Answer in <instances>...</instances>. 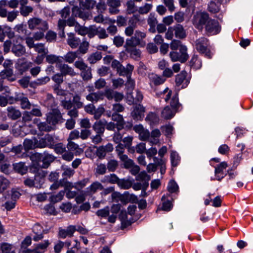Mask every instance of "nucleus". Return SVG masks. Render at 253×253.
Returning <instances> with one entry per match:
<instances>
[{"instance_id":"nucleus-1","label":"nucleus","mask_w":253,"mask_h":253,"mask_svg":"<svg viewBox=\"0 0 253 253\" xmlns=\"http://www.w3.org/2000/svg\"><path fill=\"white\" fill-rule=\"evenodd\" d=\"M195 48L196 50L205 55L208 58L212 57V53L208 48L209 42V40L205 37H201L195 41Z\"/></svg>"},{"instance_id":"nucleus-2","label":"nucleus","mask_w":253,"mask_h":253,"mask_svg":"<svg viewBox=\"0 0 253 253\" xmlns=\"http://www.w3.org/2000/svg\"><path fill=\"white\" fill-rule=\"evenodd\" d=\"M28 27L31 30L35 29L45 31L48 29V24L46 21L37 17L30 18L28 21Z\"/></svg>"},{"instance_id":"nucleus-3","label":"nucleus","mask_w":253,"mask_h":253,"mask_svg":"<svg viewBox=\"0 0 253 253\" xmlns=\"http://www.w3.org/2000/svg\"><path fill=\"white\" fill-rule=\"evenodd\" d=\"M187 50L186 46H181L179 52L176 51L170 52L169 56L172 62L179 61L181 63H184L188 58Z\"/></svg>"},{"instance_id":"nucleus-4","label":"nucleus","mask_w":253,"mask_h":253,"mask_svg":"<svg viewBox=\"0 0 253 253\" xmlns=\"http://www.w3.org/2000/svg\"><path fill=\"white\" fill-rule=\"evenodd\" d=\"M77 23L75 18L73 17L69 18L67 20L64 19H59L57 23V30L58 31V35L60 38H65V34L64 29L66 25L69 27L74 26L75 27Z\"/></svg>"},{"instance_id":"nucleus-5","label":"nucleus","mask_w":253,"mask_h":253,"mask_svg":"<svg viewBox=\"0 0 253 253\" xmlns=\"http://www.w3.org/2000/svg\"><path fill=\"white\" fill-rule=\"evenodd\" d=\"M209 18V14L206 12H200L195 14L193 18V25L198 29L202 30L203 26L206 25Z\"/></svg>"},{"instance_id":"nucleus-6","label":"nucleus","mask_w":253,"mask_h":253,"mask_svg":"<svg viewBox=\"0 0 253 253\" xmlns=\"http://www.w3.org/2000/svg\"><path fill=\"white\" fill-rule=\"evenodd\" d=\"M205 29L208 34L214 35L220 32L221 27L217 21L210 19L206 25Z\"/></svg>"},{"instance_id":"nucleus-7","label":"nucleus","mask_w":253,"mask_h":253,"mask_svg":"<svg viewBox=\"0 0 253 253\" xmlns=\"http://www.w3.org/2000/svg\"><path fill=\"white\" fill-rule=\"evenodd\" d=\"M72 11L73 15L75 17H78L84 21L91 19L92 16L91 12L85 11L82 8H80L77 6H74L72 9Z\"/></svg>"},{"instance_id":"nucleus-8","label":"nucleus","mask_w":253,"mask_h":253,"mask_svg":"<svg viewBox=\"0 0 253 253\" xmlns=\"http://www.w3.org/2000/svg\"><path fill=\"white\" fill-rule=\"evenodd\" d=\"M14 100L20 102L21 108L23 109H30L31 107L32 104L23 93L16 92L14 95ZM32 106H36L34 104H33Z\"/></svg>"},{"instance_id":"nucleus-9","label":"nucleus","mask_w":253,"mask_h":253,"mask_svg":"<svg viewBox=\"0 0 253 253\" xmlns=\"http://www.w3.org/2000/svg\"><path fill=\"white\" fill-rule=\"evenodd\" d=\"M126 147L122 143L118 144L115 147V151L117 155L120 160L123 162H126L127 165H129L132 163V160L129 159L128 156L124 154Z\"/></svg>"},{"instance_id":"nucleus-10","label":"nucleus","mask_w":253,"mask_h":253,"mask_svg":"<svg viewBox=\"0 0 253 253\" xmlns=\"http://www.w3.org/2000/svg\"><path fill=\"white\" fill-rule=\"evenodd\" d=\"M105 96L107 99L111 100L114 99L116 102H119L124 98L123 93L114 90L111 88H108L105 90L103 93V96Z\"/></svg>"},{"instance_id":"nucleus-11","label":"nucleus","mask_w":253,"mask_h":253,"mask_svg":"<svg viewBox=\"0 0 253 253\" xmlns=\"http://www.w3.org/2000/svg\"><path fill=\"white\" fill-rule=\"evenodd\" d=\"M37 157L42 162L43 167L44 168H47L50 164L55 159L53 155L49 154L46 151L43 153L38 154Z\"/></svg>"},{"instance_id":"nucleus-12","label":"nucleus","mask_w":253,"mask_h":253,"mask_svg":"<svg viewBox=\"0 0 253 253\" xmlns=\"http://www.w3.org/2000/svg\"><path fill=\"white\" fill-rule=\"evenodd\" d=\"M43 183V179L39 175H36L34 180L27 178L24 180V184L29 187L40 188Z\"/></svg>"},{"instance_id":"nucleus-13","label":"nucleus","mask_w":253,"mask_h":253,"mask_svg":"<svg viewBox=\"0 0 253 253\" xmlns=\"http://www.w3.org/2000/svg\"><path fill=\"white\" fill-rule=\"evenodd\" d=\"M145 108L141 104L135 106L131 115L134 120H141L144 116Z\"/></svg>"},{"instance_id":"nucleus-14","label":"nucleus","mask_w":253,"mask_h":253,"mask_svg":"<svg viewBox=\"0 0 253 253\" xmlns=\"http://www.w3.org/2000/svg\"><path fill=\"white\" fill-rule=\"evenodd\" d=\"M68 39H67V44L72 48H77L81 43V40L79 38L76 37L73 33L67 34Z\"/></svg>"},{"instance_id":"nucleus-15","label":"nucleus","mask_w":253,"mask_h":253,"mask_svg":"<svg viewBox=\"0 0 253 253\" xmlns=\"http://www.w3.org/2000/svg\"><path fill=\"white\" fill-rule=\"evenodd\" d=\"M103 189V186L98 181L93 182L89 187H87L84 191L85 195H92L97 192L98 190Z\"/></svg>"},{"instance_id":"nucleus-16","label":"nucleus","mask_w":253,"mask_h":253,"mask_svg":"<svg viewBox=\"0 0 253 253\" xmlns=\"http://www.w3.org/2000/svg\"><path fill=\"white\" fill-rule=\"evenodd\" d=\"M106 4L109 6L108 10L111 14H116L119 12L118 7L121 5L120 0H107Z\"/></svg>"},{"instance_id":"nucleus-17","label":"nucleus","mask_w":253,"mask_h":253,"mask_svg":"<svg viewBox=\"0 0 253 253\" xmlns=\"http://www.w3.org/2000/svg\"><path fill=\"white\" fill-rule=\"evenodd\" d=\"M32 65L33 63L31 62L19 60L17 63L16 68L20 74L22 75L31 68Z\"/></svg>"},{"instance_id":"nucleus-18","label":"nucleus","mask_w":253,"mask_h":253,"mask_svg":"<svg viewBox=\"0 0 253 253\" xmlns=\"http://www.w3.org/2000/svg\"><path fill=\"white\" fill-rule=\"evenodd\" d=\"M75 232V228L74 225H70L66 229H60L59 231L58 236L59 238L65 239L67 237H71Z\"/></svg>"},{"instance_id":"nucleus-19","label":"nucleus","mask_w":253,"mask_h":253,"mask_svg":"<svg viewBox=\"0 0 253 253\" xmlns=\"http://www.w3.org/2000/svg\"><path fill=\"white\" fill-rule=\"evenodd\" d=\"M112 121L116 122L117 128L120 131L124 127L125 122L124 118L122 115L118 113H113L112 118Z\"/></svg>"},{"instance_id":"nucleus-20","label":"nucleus","mask_w":253,"mask_h":253,"mask_svg":"<svg viewBox=\"0 0 253 253\" xmlns=\"http://www.w3.org/2000/svg\"><path fill=\"white\" fill-rule=\"evenodd\" d=\"M148 78L150 81L155 85H159L164 84L166 79L163 76H159L154 73H151L148 75Z\"/></svg>"},{"instance_id":"nucleus-21","label":"nucleus","mask_w":253,"mask_h":253,"mask_svg":"<svg viewBox=\"0 0 253 253\" xmlns=\"http://www.w3.org/2000/svg\"><path fill=\"white\" fill-rule=\"evenodd\" d=\"M11 51L13 54L18 57L22 56L26 53L25 47L20 43H14Z\"/></svg>"},{"instance_id":"nucleus-22","label":"nucleus","mask_w":253,"mask_h":253,"mask_svg":"<svg viewBox=\"0 0 253 253\" xmlns=\"http://www.w3.org/2000/svg\"><path fill=\"white\" fill-rule=\"evenodd\" d=\"M7 111L8 117L12 120H17L21 116L20 111L13 106L8 107Z\"/></svg>"},{"instance_id":"nucleus-23","label":"nucleus","mask_w":253,"mask_h":253,"mask_svg":"<svg viewBox=\"0 0 253 253\" xmlns=\"http://www.w3.org/2000/svg\"><path fill=\"white\" fill-rule=\"evenodd\" d=\"M221 4L219 0H211L208 4V10L211 13H217L220 9Z\"/></svg>"},{"instance_id":"nucleus-24","label":"nucleus","mask_w":253,"mask_h":253,"mask_svg":"<svg viewBox=\"0 0 253 253\" xmlns=\"http://www.w3.org/2000/svg\"><path fill=\"white\" fill-rule=\"evenodd\" d=\"M103 119L96 121L92 126V129L96 133L103 134L105 128Z\"/></svg>"},{"instance_id":"nucleus-25","label":"nucleus","mask_w":253,"mask_h":253,"mask_svg":"<svg viewBox=\"0 0 253 253\" xmlns=\"http://www.w3.org/2000/svg\"><path fill=\"white\" fill-rule=\"evenodd\" d=\"M86 99L93 103H96L98 101L103 99V92L98 91L90 93L86 95Z\"/></svg>"},{"instance_id":"nucleus-26","label":"nucleus","mask_w":253,"mask_h":253,"mask_svg":"<svg viewBox=\"0 0 253 253\" xmlns=\"http://www.w3.org/2000/svg\"><path fill=\"white\" fill-rule=\"evenodd\" d=\"M227 167V164L225 162H223L220 163L217 166V167L215 168L214 173L216 180L220 181L222 178H223L224 175H222L220 176L219 175V174H223V170L226 169Z\"/></svg>"},{"instance_id":"nucleus-27","label":"nucleus","mask_w":253,"mask_h":253,"mask_svg":"<svg viewBox=\"0 0 253 253\" xmlns=\"http://www.w3.org/2000/svg\"><path fill=\"white\" fill-rule=\"evenodd\" d=\"M134 66L130 64H127L126 67L122 65L117 73L121 76H127L131 75Z\"/></svg>"},{"instance_id":"nucleus-28","label":"nucleus","mask_w":253,"mask_h":253,"mask_svg":"<svg viewBox=\"0 0 253 253\" xmlns=\"http://www.w3.org/2000/svg\"><path fill=\"white\" fill-rule=\"evenodd\" d=\"M61 117L59 113L50 114L47 116V122L52 126L58 123Z\"/></svg>"},{"instance_id":"nucleus-29","label":"nucleus","mask_w":253,"mask_h":253,"mask_svg":"<svg viewBox=\"0 0 253 253\" xmlns=\"http://www.w3.org/2000/svg\"><path fill=\"white\" fill-rule=\"evenodd\" d=\"M172 27L176 38L179 39H183L186 37V35L185 31L181 25L177 24Z\"/></svg>"},{"instance_id":"nucleus-30","label":"nucleus","mask_w":253,"mask_h":253,"mask_svg":"<svg viewBox=\"0 0 253 253\" xmlns=\"http://www.w3.org/2000/svg\"><path fill=\"white\" fill-rule=\"evenodd\" d=\"M96 4V1L95 0H81L79 5L84 9L90 10L94 8Z\"/></svg>"},{"instance_id":"nucleus-31","label":"nucleus","mask_w":253,"mask_h":253,"mask_svg":"<svg viewBox=\"0 0 253 253\" xmlns=\"http://www.w3.org/2000/svg\"><path fill=\"white\" fill-rule=\"evenodd\" d=\"M60 70L63 76L69 75L71 76H74L76 74L74 69L66 64L61 65L60 66Z\"/></svg>"},{"instance_id":"nucleus-32","label":"nucleus","mask_w":253,"mask_h":253,"mask_svg":"<svg viewBox=\"0 0 253 253\" xmlns=\"http://www.w3.org/2000/svg\"><path fill=\"white\" fill-rule=\"evenodd\" d=\"M175 111L171 109L169 106H167L162 111V117L165 119H171L175 115Z\"/></svg>"},{"instance_id":"nucleus-33","label":"nucleus","mask_w":253,"mask_h":253,"mask_svg":"<svg viewBox=\"0 0 253 253\" xmlns=\"http://www.w3.org/2000/svg\"><path fill=\"white\" fill-rule=\"evenodd\" d=\"M124 167L125 169H130L129 172L130 173L133 175H137L139 171L140 168L138 166L135 164L133 161L132 160V163H130L129 165H127L126 164V162L124 163Z\"/></svg>"},{"instance_id":"nucleus-34","label":"nucleus","mask_w":253,"mask_h":253,"mask_svg":"<svg viewBox=\"0 0 253 253\" xmlns=\"http://www.w3.org/2000/svg\"><path fill=\"white\" fill-rule=\"evenodd\" d=\"M14 169L17 172L24 174L27 171V167L25 166V163L19 162L13 164Z\"/></svg>"},{"instance_id":"nucleus-35","label":"nucleus","mask_w":253,"mask_h":253,"mask_svg":"<svg viewBox=\"0 0 253 253\" xmlns=\"http://www.w3.org/2000/svg\"><path fill=\"white\" fill-rule=\"evenodd\" d=\"M78 52L69 51L64 56L63 59L66 62H68L69 63H72L74 62V61L78 57Z\"/></svg>"},{"instance_id":"nucleus-36","label":"nucleus","mask_w":253,"mask_h":253,"mask_svg":"<svg viewBox=\"0 0 253 253\" xmlns=\"http://www.w3.org/2000/svg\"><path fill=\"white\" fill-rule=\"evenodd\" d=\"M140 43L137 39L135 38L134 36H132L129 39H127L126 40V43L125 44L124 47L125 48H133V47H136V46L139 45Z\"/></svg>"},{"instance_id":"nucleus-37","label":"nucleus","mask_w":253,"mask_h":253,"mask_svg":"<svg viewBox=\"0 0 253 253\" xmlns=\"http://www.w3.org/2000/svg\"><path fill=\"white\" fill-rule=\"evenodd\" d=\"M0 75L1 77L7 78L11 81H14L15 80V78L13 77V72L12 68L4 69L0 72Z\"/></svg>"},{"instance_id":"nucleus-38","label":"nucleus","mask_w":253,"mask_h":253,"mask_svg":"<svg viewBox=\"0 0 253 253\" xmlns=\"http://www.w3.org/2000/svg\"><path fill=\"white\" fill-rule=\"evenodd\" d=\"M102 58V54L99 52H95L89 55L87 61L91 64H94Z\"/></svg>"},{"instance_id":"nucleus-39","label":"nucleus","mask_w":253,"mask_h":253,"mask_svg":"<svg viewBox=\"0 0 253 253\" xmlns=\"http://www.w3.org/2000/svg\"><path fill=\"white\" fill-rule=\"evenodd\" d=\"M145 121L150 125L157 124L159 122L158 116L154 113L150 112L145 118Z\"/></svg>"},{"instance_id":"nucleus-40","label":"nucleus","mask_w":253,"mask_h":253,"mask_svg":"<svg viewBox=\"0 0 253 253\" xmlns=\"http://www.w3.org/2000/svg\"><path fill=\"white\" fill-rule=\"evenodd\" d=\"M120 178L115 174H110L105 176L104 180L102 182H107L111 184H118Z\"/></svg>"},{"instance_id":"nucleus-41","label":"nucleus","mask_w":253,"mask_h":253,"mask_svg":"<svg viewBox=\"0 0 253 253\" xmlns=\"http://www.w3.org/2000/svg\"><path fill=\"white\" fill-rule=\"evenodd\" d=\"M89 45V42H88L84 41L82 42H81L78 46V49L76 51L78 52V54L79 53L84 54L87 53L88 50Z\"/></svg>"},{"instance_id":"nucleus-42","label":"nucleus","mask_w":253,"mask_h":253,"mask_svg":"<svg viewBox=\"0 0 253 253\" xmlns=\"http://www.w3.org/2000/svg\"><path fill=\"white\" fill-rule=\"evenodd\" d=\"M118 185L122 189H128L132 186V182L129 179H120Z\"/></svg>"},{"instance_id":"nucleus-43","label":"nucleus","mask_w":253,"mask_h":253,"mask_svg":"<svg viewBox=\"0 0 253 253\" xmlns=\"http://www.w3.org/2000/svg\"><path fill=\"white\" fill-rule=\"evenodd\" d=\"M190 65L196 69H199L202 67L201 60L199 59L197 55H193L190 61Z\"/></svg>"},{"instance_id":"nucleus-44","label":"nucleus","mask_w":253,"mask_h":253,"mask_svg":"<svg viewBox=\"0 0 253 253\" xmlns=\"http://www.w3.org/2000/svg\"><path fill=\"white\" fill-rule=\"evenodd\" d=\"M72 103L74 107L77 108H82L84 106V103L82 101L81 97L78 94H76L73 96Z\"/></svg>"},{"instance_id":"nucleus-45","label":"nucleus","mask_w":253,"mask_h":253,"mask_svg":"<svg viewBox=\"0 0 253 253\" xmlns=\"http://www.w3.org/2000/svg\"><path fill=\"white\" fill-rule=\"evenodd\" d=\"M170 162L172 167H177L180 162V157L175 151H172L170 154Z\"/></svg>"},{"instance_id":"nucleus-46","label":"nucleus","mask_w":253,"mask_h":253,"mask_svg":"<svg viewBox=\"0 0 253 253\" xmlns=\"http://www.w3.org/2000/svg\"><path fill=\"white\" fill-rule=\"evenodd\" d=\"M34 49L36 52L42 55H46L48 52L47 48L45 47L44 44L42 43H36Z\"/></svg>"},{"instance_id":"nucleus-47","label":"nucleus","mask_w":253,"mask_h":253,"mask_svg":"<svg viewBox=\"0 0 253 253\" xmlns=\"http://www.w3.org/2000/svg\"><path fill=\"white\" fill-rule=\"evenodd\" d=\"M187 74L186 71H182L179 74L176 76L175 81L177 86H180L182 84L183 82L186 80Z\"/></svg>"},{"instance_id":"nucleus-48","label":"nucleus","mask_w":253,"mask_h":253,"mask_svg":"<svg viewBox=\"0 0 253 253\" xmlns=\"http://www.w3.org/2000/svg\"><path fill=\"white\" fill-rule=\"evenodd\" d=\"M45 105L47 107L53 109L56 106L54 101V98L51 94H47L46 99L45 101Z\"/></svg>"},{"instance_id":"nucleus-49","label":"nucleus","mask_w":253,"mask_h":253,"mask_svg":"<svg viewBox=\"0 0 253 253\" xmlns=\"http://www.w3.org/2000/svg\"><path fill=\"white\" fill-rule=\"evenodd\" d=\"M126 51L129 53L130 56L134 59L139 57L141 55L140 50L136 49V47H133V48H126Z\"/></svg>"},{"instance_id":"nucleus-50","label":"nucleus","mask_w":253,"mask_h":253,"mask_svg":"<svg viewBox=\"0 0 253 253\" xmlns=\"http://www.w3.org/2000/svg\"><path fill=\"white\" fill-rule=\"evenodd\" d=\"M81 76L84 81H88L91 79L92 78V74L90 68L87 66L85 70L81 71Z\"/></svg>"},{"instance_id":"nucleus-51","label":"nucleus","mask_w":253,"mask_h":253,"mask_svg":"<svg viewBox=\"0 0 253 253\" xmlns=\"http://www.w3.org/2000/svg\"><path fill=\"white\" fill-rule=\"evenodd\" d=\"M87 27L81 25L79 23H77L75 27V31L79 35L84 36L87 33Z\"/></svg>"},{"instance_id":"nucleus-52","label":"nucleus","mask_w":253,"mask_h":253,"mask_svg":"<svg viewBox=\"0 0 253 253\" xmlns=\"http://www.w3.org/2000/svg\"><path fill=\"white\" fill-rule=\"evenodd\" d=\"M99 27L97 28L95 25H91L87 27V32L88 37L89 38H92L95 36L97 35Z\"/></svg>"},{"instance_id":"nucleus-53","label":"nucleus","mask_w":253,"mask_h":253,"mask_svg":"<svg viewBox=\"0 0 253 253\" xmlns=\"http://www.w3.org/2000/svg\"><path fill=\"white\" fill-rule=\"evenodd\" d=\"M118 162L114 159L108 161L107 167L108 170L111 172L115 171L118 167Z\"/></svg>"},{"instance_id":"nucleus-54","label":"nucleus","mask_w":253,"mask_h":253,"mask_svg":"<svg viewBox=\"0 0 253 253\" xmlns=\"http://www.w3.org/2000/svg\"><path fill=\"white\" fill-rule=\"evenodd\" d=\"M68 143L67 147L70 151H76L77 153H80L81 149L79 148V146L77 144L72 141V140H68Z\"/></svg>"},{"instance_id":"nucleus-55","label":"nucleus","mask_w":253,"mask_h":253,"mask_svg":"<svg viewBox=\"0 0 253 253\" xmlns=\"http://www.w3.org/2000/svg\"><path fill=\"white\" fill-rule=\"evenodd\" d=\"M38 127L40 131H50L53 129V127L48 124L47 121L45 122L39 123Z\"/></svg>"},{"instance_id":"nucleus-56","label":"nucleus","mask_w":253,"mask_h":253,"mask_svg":"<svg viewBox=\"0 0 253 253\" xmlns=\"http://www.w3.org/2000/svg\"><path fill=\"white\" fill-rule=\"evenodd\" d=\"M89 178H84L81 181L75 183L73 185L72 187H74L78 190H80L84 187L86 184L89 182Z\"/></svg>"},{"instance_id":"nucleus-57","label":"nucleus","mask_w":253,"mask_h":253,"mask_svg":"<svg viewBox=\"0 0 253 253\" xmlns=\"http://www.w3.org/2000/svg\"><path fill=\"white\" fill-rule=\"evenodd\" d=\"M46 61L50 64H54L61 62L60 57L55 55L50 54L46 56Z\"/></svg>"},{"instance_id":"nucleus-58","label":"nucleus","mask_w":253,"mask_h":253,"mask_svg":"<svg viewBox=\"0 0 253 253\" xmlns=\"http://www.w3.org/2000/svg\"><path fill=\"white\" fill-rule=\"evenodd\" d=\"M9 181L3 176H0V191L2 192L9 185Z\"/></svg>"},{"instance_id":"nucleus-59","label":"nucleus","mask_w":253,"mask_h":253,"mask_svg":"<svg viewBox=\"0 0 253 253\" xmlns=\"http://www.w3.org/2000/svg\"><path fill=\"white\" fill-rule=\"evenodd\" d=\"M139 21L140 16L137 14L133 15L131 18H130L128 21V25L129 26L135 29Z\"/></svg>"},{"instance_id":"nucleus-60","label":"nucleus","mask_w":253,"mask_h":253,"mask_svg":"<svg viewBox=\"0 0 253 253\" xmlns=\"http://www.w3.org/2000/svg\"><path fill=\"white\" fill-rule=\"evenodd\" d=\"M126 6L127 13L129 14L133 13L137 10L134 2L132 0H128L126 2Z\"/></svg>"},{"instance_id":"nucleus-61","label":"nucleus","mask_w":253,"mask_h":253,"mask_svg":"<svg viewBox=\"0 0 253 253\" xmlns=\"http://www.w3.org/2000/svg\"><path fill=\"white\" fill-rule=\"evenodd\" d=\"M14 30L20 35H26L27 31L26 25L22 23L15 25Z\"/></svg>"},{"instance_id":"nucleus-62","label":"nucleus","mask_w":253,"mask_h":253,"mask_svg":"<svg viewBox=\"0 0 253 253\" xmlns=\"http://www.w3.org/2000/svg\"><path fill=\"white\" fill-rule=\"evenodd\" d=\"M53 149L54 150V151L57 154H63L64 152H66V147L62 143H59L57 144H56Z\"/></svg>"},{"instance_id":"nucleus-63","label":"nucleus","mask_w":253,"mask_h":253,"mask_svg":"<svg viewBox=\"0 0 253 253\" xmlns=\"http://www.w3.org/2000/svg\"><path fill=\"white\" fill-rule=\"evenodd\" d=\"M19 9L20 14L24 17L28 16L33 10V8L30 6H20Z\"/></svg>"},{"instance_id":"nucleus-64","label":"nucleus","mask_w":253,"mask_h":253,"mask_svg":"<svg viewBox=\"0 0 253 253\" xmlns=\"http://www.w3.org/2000/svg\"><path fill=\"white\" fill-rule=\"evenodd\" d=\"M65 195L64 191H60L56 195H52L50 197V200L53 203H57L62 200Z\"/></svg>"}]
</instances>
